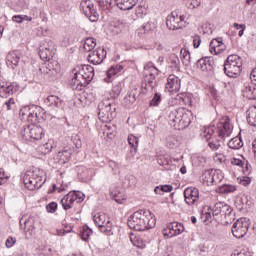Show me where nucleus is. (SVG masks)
Here are the masks:
<instances>
[{
  "mask_svg": "<svg viewBox=\"0 0 256 256\" xmlns=\"http://www.w3.org/2000/svg\"><path fill=\"white\" fill-rule=\"evenodd\" d=\"M110 196L114 201H116V203L120 204L127 199V196H125L124 193L119 190V188H110Z\"/></svg>",
  "mask_w": 256,
  "mask_h": 256,
  "instance_id": "bb28decb",
  "label": "nucleus"
},
{
  "mask_svg": "<svg viewBox=\"0 0 256 256\" xmlns=\"http://www.w3.org/2000/svg\"><path fill=\"white\" fill-rule=\"evenodd\" d=\"M230 149H241L243 147V141L239 137H234L228 142Z\"/></svg>",
  "mask_w": 256,
  "mask_h": 256,
  "instance_id": "ea45409f",
  "label": "nucleus"
},
{
  "mask_svg": "<svg viewBox=\"0 0 256 256\" xmlns=\"http://www.w3.org/2000/svg\"><path fill=\"white\" fill-rule=\"evenodd\" d=\"M46 209H47L48 213H55V211H57V203H55V202L49 203L46 206Z\"/></svg>",
  "mask_w": 256,
  "mask_h": 256,
  "instance_id": "603ef678",
  "label": "nucleus"
},
{
  "mask_svg": "<svg viewBox=\"0 0 256 256\" xmlns=\"http://www.w3.org/2000/svg\"><path fill=\"white\" fill-rule=\"evenodd\" d=\"M121 91H123V82L116 81L112 88L113 97H119Z\"/></svg>",
  "mask_w": 256,
  "mask_h": 256,
  "instance_id": "79ce46f5",
  "label": "nucleus"
},
{
  "mask_svg": "<svg viewBox=\"0 0 256 256\" xmlns=\"http://www.w3.org/2000/svg\"><path fill=\"white\" fill-rule=\"evenodd\" d=\"M24 137L26 139H34L35 141H39V139L43 138V129L41 126L29 125L24 128Z\"/></svg>",
  "mask_w": 256,
  "mask_h": 256,
  "instance_id": "4468645a",
  "label": "nucleus"
},
{
  "mask_svg": "<svg viewBox=\"0 0 256 256\" xmlns=\"http://www.w3.org/2000/svg\"><path fill=\"white\" fill-rule=\"evenodd\" d=\"M91 235H93V230L88 226H84L80 232L81 239H83V241H87Z\"/></svg>",
  "mask_w": 256,
  "mask_h": 256,
  "instance_id": "37998d69",
  "label": "nucleus"
},
{
  "mask_svg": "<svg viewBox=\"0 0 256 256\" xmlns=\"http://www.w3.org/2000/svg\"><path fill=\"white\" fill-rule=\"evenodd\" d=\"M242 95L246 99L255 100L256 99V88L247 84L242 90Z\"/></svg>",
  "mask_w": 256,
  "mask_h": 256,
  "instance_id": "c85d7f7f",
  "label": "nucleus"
},
{
  "mask_svg": "<svg viewBox=\"0 0 256 256\" xmlns=\"http://www.w3.org/2000/svg\"><path fill=\"white\" fill-rule=\"evenodd\" d=\"M128 143L129 145L133 148L130 153H132V155H135V153H137V147H139V138H137L135 135L130 134L128 136Z\"/></svg>",
  "mask_w": 256,
  "mask_h": 256,
  "instance_id": "4c0bfd02",
  "label": "nucleus"
},
{
  "mask_svg": "<svg viewBox=\"0 0 256 256\" xmlns=\"http://www.w3.org/2000/svg\"><path fill=\"white\" fill-rule=\"evenodd\" d=\"M152 69L155 70V73H150L149 76H147L146 85H148L150 89H155V85H156L155 75H159V69H157L155 66H153Z\"/></svg>",
  "mask_w": 256,
  "mask_h": 256,
  "instance_id": "e433bc0d",
  "label": "nucleus"
},
{
  "mask_svg": "<svg viewBox=\"0 0 256 256\" xmlns=\"http://www.w3.org/2000/svg\"><path fill=\"white\" fill-rule=\"evenodd\" d=\"M55 55V44L51 40H43L40 42L39 56L42 61H49Z\"/></svg>",
  "mask_w": 256,
  "mask_h": 256,
  "instance_id": "6e6552de",
  "label": "nucleus"
},
{
  "mask_svg": "<svg viewBox=\"0 0 256 256\" xmlns=\"http://www.w3.org/2000/svg\"><path fill=\"white\" fill-rule=\"evenodd\" d=\"M96 46L97 42H95L94 38H86L83 44L84 51L87 53H91Z\"/></svg>",
  "mask_w": 256,
  "mask_h": 256,
  "instance_id": "58836bf2",
  "label": "nucleus"
},
{
  "mask_svg": "<svg viewBox=\"0 0 256 256\" xmlns=\"http://www.w3.org/2000/svg\"><path fill=\"white\" fill-rule=\"evenodd\" d=\"M93 219L94 223L98 225L102 233H105L106 235H111V231H113V223H111V219H109L107 215L98 213L94 216Z\"/></svg>",
  "mask_w": 256,
  "mask_h": 256,
  "instance_id": "9b49d317",
  "label": "nucleus"
},
{
  "mask_svg": "<svg viewBox=\"0 0 256 256\" xmlns=\"http://www.w3.org/2000/svg\"><path fill=\"white\" fill-rule=\"evenodd\" d=\"M196 161H198L199 165H203L204 163H207V158L205 156H197Z\"/></svg>",
  "mask_w": 256,
  "mask_h": 256,
  "instance_id": "69168bd1",
  "label": "nucleus"
},
{
  "mask_svg": "<svg viewBox=\"0 0 256 256\" xmlns=\"http://www.w3.org/2000/svg\"><path fill=\"white\" fill-rule=\"evenodd\" d=\"M19 116L22 121H28L29 123L37 121V113H35V110L29 106L22 107Z\"/></svg>",
  "mask_w": 256,
  "mask_h": 256,
  "instance_id": "412c9836",
  "label": "nucleus"
},
{
  "mask_svg": "<svg viewBox=\"0 0 256 256\" xmlns=\"http://www.w3.org/2000/svg\"><path fill=\"white\" fill-rule=\"evenodd\" d=\"M202 182L208 187L215 183V172L213 170H205L202 174Z\"/></svg>",
  "mask_w": 256,
  "mask_h": 256,
  "instance_id": "cd10ccee",
  "label": "nucleus"
},
{
  "mask_svg": "<svg viewBox=\"0 0 256 256\" xmlns=\"http://www.w3.org/2000/svg\"><path fill=\"white\" fill-rule=\"evenodd\" d=\"M241 67H243L241 57L237 54H232L224 62V73L227 77H237L241 73Z\"/></svg>",
  "mask_w": 256,
  "mask_h": 256,
  "instance_id": "39448f33",
  "label": "nucleus"
},
{
  "mask_svg": "<svg viewBox=\"0 0 256 256\" xmlns=\"http://www.w3.org/2000/svg\"><path fill=\"white\" fill-rule=\"evenodd\" d=\"M71 153H73L71 149H64L62 151H59L57 153V159H59L61 163H67V161L71 159Z\"/></svg>",
  "mask_w": 256,
  "mask_h": 256,
  "instance_id": "c9c22d12",
  "label": "nucleus"
},
{
  "mask_svg": "<svg viewBox=\"0 0 256 256\" xmlns=\"http://www.w3.org/2000/svg\"><path fill=\"white\" fill-rule=\"evenodd\" d=\"M193 45H194L195 49L199 48V46L201 45V36L200 35H195L193 37Z\"/></svg>",
  "mask_w": 256,
  "mask_h": 256,
  "instance_id": "4d7b16f0",
  "label": "nucleus"
},
{
  "mask_svg": "<svg viewBox=\"0 0 256 256\" xmlns=\"http://www.w3.org/2000/svg\"><path fill=\"white\" fill-rule=\"evenodd\" d=\"M168 65L171 69H176V71H180L181 69V61L176 54H171L168 58Z\"/></svg>",
  "mask_w": 256,
  "mask_h": 256,
  "instance_id": "2f4dec72",
  "label": "nucleus"
},
{
  "mask_svg": "<svg viewBox=\"0 0 256 256\" xmlns=\"http://www.w3.org/2000/svg\"><path fill=\"white\" fill-rule=\"evenodd\" d=\"M121 71H123V66L119 64L111 66L110 69L107 70L106 72L107 78H105L104 80L106 81V83H109V79H111L113 75H117V73H121Z\"/></svg>",
  "mask_w": 256,
  "mask_h": 256,
  "instance_id": "473e14b6",
  "label": "nucleus"
},
{
  "mask_svg": "<svg viewBox=\"0 0 256 256\" xmlns=\"http://www.w3.org/2000/svg\"><path fill=\"white\" fill-rule=\"evenodd\" d=\"M196 66L203 73H213V59L209 57L201 58L197 61Z\"/></svg>",
  "mask_w": 256,
  "mask_h": 256,
  "instance_id": "4be33fe9",
  "label": "nucleus"
},
{
  "mask_svg": "<svg viewBox=\"0 0 256 256\" xmlns=\"http://www.w3.org/2000/svg\"><path fill=\"white\" fill-rule=\"evenodd\" d=\"M185 203L187 205H195L199 201V189L189 187L184 190Z\"/></svg>",
  "mask_w": 256,
  "mask_h": 256,
  "instance_id": "f3484780",
  "label": "nucleus"
},
{
  "mask_svg": "<svg viewBox=\"0 0 256 256\" xmlns=\"http://www.w3.org/2000/svg\"><path fill=\"white\" fill-rule=\"evenodd\" d=\"M4 111H14L15 110V98H9L3 105Z\"/></svg>",
  "mask_w": 256,
  "mask_h": 256,
  "instance_id": "a18cd8bd",
  "label": "nucleus"
},
{
  "mask_svg": "<svg viewBox=\"0 0 256 256\" xmlns=\"http://www.w3.org/2000/svg\"><path fill=\"white\" fill-rule=\"evenodd\" d=\"M237 188L233 185H224L220 188V193H235Z\"/></svg>",
  "mask_w": 256,
  "mask_h": 256,
  "instance_id": "49530a36",
  "label": "nucleus"
},
{
  "mask_svg": "<svg viewBox=\"0 0 256 256\" xmlns=\"http://www.w3.org/2000/svg\"><path fill=\"white\" fill-rule=\"evenodd\" d=\"M185 231V226L179 222H172L168 224L167 228L164 229L163 235L164 237H177V235H181Z\"/></svg>",
  "mask_w": 256,
  "mask_h": 256,
  "instance_id": "ddd939ff",
  "label": "nucleus"
},
{
  "mask_svg": "<svg viewBox=\"0 0 256 256\" xmlns=\"http://www.w3.org/2000/svg\"><path fill=\"white\" fill-rule=\"evenodd\" d=\"M98 117L102 123H111L117 117L116 108L110 100H103L98 104Z\"/></svg>",
  "mask_w": 256,
  "mask_h": 256,
  "instance_id": "423d86ee",
  "label": "nucleus"
},
{
  "mask_svg": "<svg viewBox=\"0 0 256 256\" xmlns=\"http://www.w3.org/2000/svg\"><path fill=\"white\" fill-rule=\"evenodd\" d=\"M137 101L135 93L128 92L127 95L124 97V105H133Z\"/></svg>",
  "mask_w": 256,
  "mask_h": 256,
  "instance_id": "c03bdc74",
  "label": "nucleus"
},
{
  "mask_svg": "<svg viewBox=\"0 0 256 256\" xmlns=\"http://www.w3.org/2000/svg\"><path fill=\"white\" fill-rule=\"evenodd\" d=\"M78 70L84 75L86 80L91 83L93 77H95V69L90 65H81Z\"/></svg>",
  "mask_w": 256,
  "mask_h": 256,
  "instance_id": "a878e982",
  "label": "nucleus"
},
{
  "mask_svg": "<svg viewBox=\"0 0 256 256\" xmlns=\"http://www.w3.org/2000/svg\"><path fill=\"white\" fill-rule=\"evenodd\" d=\"M227 49L223 38H215L210 42L209 51L212 55H221Z\"/></svg>",
  "mask_w": 256,
  "mask_h": 256,
  "instance_id": "6ab92c4d",
  "label": "nucleus"
},
{
  "mask_svg": "<svg viewBox=\"0 0 256 256\" xmlns=\"http://www.w3.org/2000/svg\"><path fill=\"white\" fill-rule=\"evenodd\" d=\"M73 203H75V199L73 198V194H71V192L61 199V205L65 211L71 209L73 207Z\"/></svg>",
  "mask_w": 256,
  "mask_h": 256,
  "instance_id": "c756f323",
  "label": "nucleus"
},
{
  "mask_svg": "<svg viewBox=\"0 0 256 256\" xmlns=\"http://www.w3.org/2000/svg\"><path fill=\"white\" fill-rule=\"evenodd\" d=\"M15 243H17V239H15L13 237H8L6 240V247L8 249H11V247H13V245H15Z\"/></svg>",
  "mask_w": 256,
  "mask_h": 256,
  "instance_id": "5fc2aeb1",
  "label": "nucleus"
},
{
  "mask_svg": "<svg viewBox=\"0 0 256 256\" xmlns=\"http://www.w3.org/2000/svg\"><path fill=\"white\" fill-rule=\"evenodd\" d=\"M210 95L214 99H217L219 97L217 89H215V87H213V86L210 87Z\"/></svg>",
  "mask_w": 256,
  "mask_h": 256,
  "instance_id": "e2e57ef3",
  "label": "nucleus"
},
{
  "mask_svg": "<svg viewBox=\"0 0 256 256\" xmlns=\"http://www.w3.org/2000/svg\"><path fill=\"white\" fill-rule=\"evenodd\" d=\"M23 181L25 187H27L29 191H35V189H41V187L45 185L47 177H45V171L39 168H34L25 173Z\"/></svg>",
  "mask_w": 256,
  "mask_h": 256,
  "instance_id": "20e7f679",
  "label": "nucleus"
},
{
  "mask_svg": "<svg viewBox=\"0 0 256 256\" xmlns=\"http://www.w3.org/2000/svg\"><path fill=\"white\" fill-rule=\"evenodd\" d=\"M231 256H250L249 253L245 252V251H241L238 253H233L231 254Z\"/></svg>",
  "mask_w": 256,
  "mask_h": 256,
  "instance_id": "774afa93",
  "label": "nucleus"
},
{
  "mask_svg": "<svg viewBox=\"0 0 256 256\" xmlns=\"http://www.w3.org/2000/svg\"><path fill=\"white\" fill-rule=\"evenodd\" d=\"M213 133H215V126L205 127L202 133V137H204L206 141H209L211 140V137H213Z\"/></svg>",
  "mask_w": 256,
  "mask_h": 256,
  "instance_id": "a19ab883",
  "label": "nucleus"
},
{
  "mask_svg": "<svg viewBox=\"0 0 256 256\" xmlns=\"http://www.w3.org/2000/svg\"><path fill=\"white\" fill-rule=\"evenodd\" d=\"M217 132L221 139L231 137V133H233V125H231V119H229V116H223L222 119H220L217 124Z\"/></svg>",
  "mask_w": 256,
  "mask_h": 256,
  "instance_id": "f8f14e48",
  "label": "nucleus"
},
{
  "mask_svg": "<svg viewBox=\"0 0 256 256\" xmlns=\"http://www.w3.org/2000/svg\"><path fill=\"white\" fill-rule=\"evenodd\" d=\"M232 165H236V167H243L245 165V169H243V173H246V175H249L251 172V165H249V162L243 161L241 159L233 158L231 160Z\"/></svg>",
  "mask_w": 256,
  "mask_h": 256,
  "instance_id": "7c9ffc66",
  "label": "nucleus"
},
{
  "mask_svg": "<svg viewBox=\"0 0 256 256\" xmlns=\"http://www.w3.org/2000/svg\"><path fill=\"white\" fill-rule=\"evenodd\" d=\"M208 146L210 147V149H212V151H217V149L221 147V144L219 143V141H211L208 143Z\"/></svg>",
  "mask_w": 256,
  "mask_h": 256,
  "instance_id": "864d4df0",
  "label": "nucleus"
},
{
  "mask_svg": "<svg viewBox=\"0 0 256 256\" xmlns=\"http://www.w3.org/2000/svg\"><path fill=\"white\" fill-rule=\"evenodd\" d=\"M247 121L252 127H256V106H251L247 111Z\"/></svg>",
  "mask_w": 256,
  "mask_h": 256,
  "instance_id": "f704fd0d",
  "label": "nucleus"
},
{
  "mask_svg": "<svg viewBox=\"0 0 256 256\" xmlns=\"http://www.w3.org/2000/svg\"><path fill=\"white\" fill-rule=\"evenodd\" d=\"M180 59L186 67L191 65V53L187 48H182L180 50Z\"/></svg>",
  "mask_w": 256,
  "mask_h": 256,
  "instance_id": "72a5a7b5",
  "label": "nucleus"
},
{
  "mask_svg": "<svg viewBox=\"0 0 256 256\" xmlns=\"http://www.w3.org/2000/svg\"><path fill=\"white\" fill-rule=\"evenodd\" d=\"M43 149H45L46 153H51V151L53 149V144H51V142H48V143L44 144Z\"/></svg>",
  "mask_w": 256,
  "mask_h": 256,
  "instance_id": "0e129e2a",
  "label": "nucleus"
},
{
  "mask_svg": "<svg viewBox=\"0 0 256 256\" xmlns=\"http://www.w3.org/2000/svg\"><path fill=\"white\" fill-rule=\"evenodd\" d=\"M74 77L72 78V85L79 89V87H87L89 85V80H86L84 75L80 72V70H75Z\"/></svg>",
  "mask_w": 256,
  "mask_h": 256,
  "instance_id": "b1692460",
  "label": "nucleus"
},
{
  "mask_svg": "<svg viewBox=\"0 0 256 256\" xmlns=\"http://www.w3.org/2000/svg\"><path fill=\"white\" fill-rule=\"evenodd\" d=\"M188 9H197L201 5V0H186Z\"/></svg>",
  "mask_w": 256,
  "mask_h": 256,
  "instance_id": "8fccbe9b",
  "label": "nucleus"
},
{
  "mask_svg": "<svg viewBox=\"0 0 256 256\" xmlns=\"http://www.w3.org/2000/svg\"><path fill=\"white\" fill-rule=\"evenodd\" d=\"M155 225H157V219L149 210L136 211L128 219V227L134 231H147L153 229Z\"/></svg>",
  "mask_w": 256,
  "mask_h": 256,
  "instance_id": "f257e3e1",
  "label": "nucleus"
},
{
  "mask_svg": "<svg viewBox=\"0 0 256 256\" xmlns=\"http://www.w3.org/2000/svg\"><path fill=\"white\" fill-rule=\"evenodd\" d=\"M145 8H143V6H138L136 7V15L137 17H143V15H145Z\"/></svg>",
  "mask_w": 256,
  "mask_h": 256,
  "instance_id": "bf43d9fd",
  "label": "nucleus"
},
{
  "mask_svg": "<svg viewBox=\"0 0 256 256\" xmlns=\"http://www.w3.org/2000/svg\"><path fill=\"white\" fill-rule=\"evenodd\" d=\"M212 216L217 223H222V225H230L235 219V212L233 208L225 202H217L212 207Z\"/></svg>",
  "mask_w": 256,
  "mask_h": 256,
  "instance_id": "f03ea898",
  "label": "nucleus"
},
{
  "mask_svg": "<svg viewBox=\"0 0 256 256\" xmlns=\"http://www.w3.org/2000/svg\"><path fill=\"white\" fill-rule=\"evenodd\" d=\"M105 57H107V52L105 51V49L100 48L96 51L89 53L88 61L89 63H93V65H101Z\"/></svg>",
  "mask_w": 256,
  "mask_h": 256,
  "instance_id": "a211bd4d",
  "label": "nucleus"
},
{
  "mask_svg": "<svg viewBox=\"0 0 256 256\" xmlns=\"http://www.w3.org/2000/svg\"><path fill=\"white\" fill-rule=\"evenodd\" d=\"M162 193H171L173 191V186L171 185H163L161 186Z\"/></svg>",
  "mask_w": 256,
  "mask_h": 256,
  "instance_id": "052dcab7",
  "label": "nucleus"
},
{
  "mask_svg": "<svg viewBox=\"0 0 256 256\" xmlns=\"http://www.w3.org/2000/svg\"><path fill=\"white\" fill-rule=\"evenodd\" d=\"M241 185H244V187H247L248 185H251V178L249 177H243V179L240 180Z\"/></svg>",
  "mask_w": 256,
  "mask_h": 256,
  "instance_id": "680f3d73",
  "label": "nucleus"
},
{
  "mask_svg": "<svg viewBox=\"0 0 256 256\" xmlns=\"http://www.w3.org/2000/svg\"><path fill=\"white\" fill-rule=\"evenodd\" d=\"M114 1L118 9H121V11H129L137 5L139 0H114Z\"/></svg>",
  "mask_w": 256,
  "mask_h": 256,
  "instance_id": "393cba45",
  "label": "nucleus"
},
{
  "mask_svg": "<svg viewBox=\"0 0 256 256\" xmlns=\"http://www.w3.org/2000/svg\"><path fill=\"white\" fill-rule=\"evenodd\" d=\"M44 103L53 111V113H57L59 109H63L64 105L63 100H61V98H59V96L56 95L48 96L45 99Z\"/></svg>",
  "mask_w": 256,
  "mask_h": 256,
  "instance_id": "2eb2a0df",
  "label": "nucleus"
},
{
  "mask_svg": "<svg viewBox=\"0 0 256 256\" xmlns=\"http://www.w3.org/2000/svg\"><path fill=\"white\" fill-rule=\"evenodd\" d=\"M80 10L92 23L99 20V13H97L95 5H93L91 0H82L80 3Z\"/></svg>",
  "mask_w": 256,
  "mask_h": 256,
  "instance_id": "1a4fd4ad",
  "label": "nucleus"
},
{
  "mask_svg": "<svg viewBox=\"0 0 256 256\" xmlns=\"http://www.w3.org/2000/svg\"><path fill=\"white\" fill-rule=\"evenodd\" d=\"M6 181H9V175H7V173L0 168V185H3V183Z\"/></svg>",
  "mask_w": 256,
  "mask_h": 256,
  "instance_id": "3c124183",
  "label": "nucleus"
},
{
  "mask_svg": "<svg viewBox=\"0 0 256 256\" xmlns=\"http://www.w3.org/2000/svg\"><path fill=\"white\" fill-rule=\"evenodd\" d=\"M19 91V85L17 84H11V83H5L3 82L0 84V97L2 99H7L10 95H13L14 93H17Z\"/></svg>",
  "mask_w": 256,
  "mask_h": 256,
  "instance_id": "dca6fc26",
  "label": "nucleus"
},
{
  "mask_svg": "<svg viewBox=\"0 0 256 256\" xmlns=\"http://www.w3.org/2000/svg\"><path fill=\"white\" fill-rule=\"evenodd\" d=\"M166 89L169 93H177L179 89H181V79H179L175 74L169 75Z\"/></svg>",
  "mask_w": 256,
  "mask_h": 256,
  "instance_id": "aec40b11",
  "label": "nucleus"
},
{
  "mask_svg": "<svg viewBox=\"0 0 256 256\" xmlns=\"http://www.w3.org/2000/svg\"><path fill=\"white\" fill-rule=\"evenodd\" d=\"M249 225V219H238L232 227L233 236L236 237V239H243V237L247 235V231H249Z\"/></svg>",
  "mask_w": 256,
  "mask_h": 256,
  "instance_id": "9d476101",
  "label": "nucleus"
},
{
  "mask_svg": "<svg viewBox=\"0 0 256 256\" xmlns=\"http://www.w3.org/2000/svg\"><path fill=\"white\" fill-rule=\"evenodd\" d=\"M166 26L170 31H177L185 27V15L177 14V12H172L166 18Z\"/></svg>",
  "mask_w": 256,
  "mask_h": 256,
  "instance_id": "0eeeda50",
  "label": "nucleus"
},
{
  "mask_svg": "<svg viewBox=\"0 0 256 256\" xmlns=\"http://www.w3.org/2000/svg\"><path fill=\"white\" fill-rule=\"evenodd\" d=\"M191 117H193L191 111L179 108L169 114V123L174 129L181 131L191 125Z\"/></svg>",
  "mask_w": 256,
  "mask_h": 256,
  "instance_id": "7ed1b4c3",
  "label": "nucleus"
},
{
  "mask_svg": "<svg viewBox=\"0 0 256 256\" xmlns=\"http://www.w3.org/2000/svg\"><path fill=\"white\" fill-rule=\"evenodd\" d=\"M72 197L74 198V201H77V203H81L85 199V194L79 191L71 192Z\"/></svg>",
  "mask_w": 256,
  "mask_h": 256,
  "instance_id": "de8ad7c7",
  "label": "nucleus"
},
{
  "mask_svg": "<svg viewBox=\"0 0 256 256\" xmlns=\"http://www.w3.org/2000/svg\"><path fill=\"white\" fill-rule=\"evenodd\" d=\"M250 79H251V81L256 83V68L252 70V72L250 74Z\"/></svg>",
  "mask_w": 256,
  "mask_h": 256,
  "instance_id": "338daca9",
  "label": "nucleus"
},
{
  "mask_svg": "<svg viewBox=\"0 0 256 256\" xmlns=\"http://www.w3.org/2000/svg\"><path fill=\"white\" fill-rule=\"evenodd\" d=\"M159 103H161V94L155 93L154 97L150 101V107H159Z\"/></svg>",
  "mask_w": 256,
  "mask_h": 256,
  "instance_id": "09e8293b",
  "label": "nucleus"
},
{
  "mask_svg": "<svg viewBox=\"0 0 256 256\" xmlns=\"http://www.w3.org/2000/svg\"><path fill=\"white\" fill-rule=\"evenodd\" d=\"M109 167L112 168V171H114V173H119V165L117 164V162L110 161L109 162Z\"/></svg>",
  "mask_w": 256,
  "mask_h": 256,
  "instance_id": "13d9d810",
  "label": "nucleus"
},
{
  "mask_svg": "<svg viewBox=\"0 0 256 256\" xmlns=\"http://www.w3.org/2000/svg\"><path fill=\"white\" fill-rule=\"evenodd\" d=\"M23 59V55L19 51H12L9 52L7 57H6V63L9 67H12L14 69L19 65V61Z\"/></svg>",
  "mask_w": 256,
  "mask_h": 256,
  "instance_id": "5701e85b",
  "label": "nucleus"
},
{
  "mask_svg": "<svg viewBox=\"0 0 256 256\" xmlns=\"http://www.w3.org/2000/svg\"><path fill=\"white\" fill-rule=\"evenodd\" d=\"M167 144L169 145V147L173 148L177 145V140L175 139V137L168 136L167 137Z\"/></svg>",
  "mask_w": 256,
  "mask_h": 256,
  "instance_id": "6e6d98bb",
  "label": "nucleus"
}]
</instances>
